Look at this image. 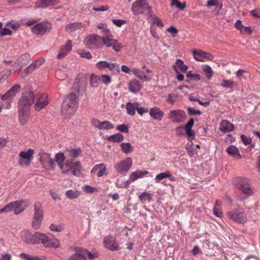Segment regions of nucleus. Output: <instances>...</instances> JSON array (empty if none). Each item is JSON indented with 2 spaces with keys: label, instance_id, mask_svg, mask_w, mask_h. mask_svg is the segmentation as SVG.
I'll list each match as a JSON object with an SVG mask.
<instances>
[{
  "label": "nucleus",
  "instance_id": "nucleus-50",
  "mask_svg": "<svg viewBox=\"0 0 260 260\" xmlns=\"http://www.w3.org/2000/svg\"><path fill=\"white\" fill-rule=\"evenodd\" d=\"M203 70L206 74V76L209 79H210L213 75V71L211 68L208 65H204L203 67Z\"/></svg>",
  "mask_w": 260,
  "mask_h": 260
},
{
  "label": "nucleus",
  "instance_id": "nucleus-21",
  "mask_svg": "<svg viewBox=\"0 0 260 260\" xmlns=\"http://www.w3.org/2000/svg\"><path fill=\"white\" fill-rule=\"evenodd\" d=\"M249 182L250 181L248 178L241 177H236L233 180V184L240 189L247 185Z\"/></svg>",
  "mask_w": 260,
  "mask_h": 260
},
{
  "label": "nucleus",
  "instance_id": "nucleus-37",
  "mask_svg": "<svg viewBox=\"0 0 260 260\" xmlns=\"http://www.w3.org/2000/svg\"><path fill=\"white\" fill-rule=\"evenodd\" d=\"M137 105H138V102L134 103H132L130 102L127 103L126 105L127 113L130 115H134Z\"/></svg>",
  "mask_w": 260,
  "mask_h": 260
},
{
  "label": "nucleus",
  "instance_id": "nucleus-38",
  "mask_svg": "<svg viewBox=\"0 0 260 260\" xmlns=\"http://www.w3.org/2000/svg\"><path fill=\"white\" fill-rule=\"evenodd\" d=\"M241 190L246 197H249L253 194L254 192V187H252L250 184V182H249L248 184L241 189Z\"/></svg>",
  "mask_w": 260,
  "mask_h": 260
},
{
  "label": "nucleus",
  "instance_id": "nucleus-35",
  "mask_svg": "<svg viewBox=\"0 0 260 260\" xmlns=\"http://www.w3.org/2000/svg\"><path fill=\"white\" fill-rule=\"evenodd\" d=\"M112 35L103 37L102 38V42H103V44L108 47H111L112 45H114V44H115L117 42V40L112 39Z\"/></svg>",
  "mask_w": 260,
  "mask_h": 260
},
{
  "label": "nucleus",
  "instance_id": "nucleus-45",
  "mask_svg": "<svg viewBox=\"0 0 260 260\" xmlns=\"http://www.w3.org/2000/svg\"><path fill=\"white\" fill-rule=\"evenodd\" d=\"M124 139V136L120 134L117 133L115 135L110 136L108 138V140L110 141L113 142H119L123 141Z\"/></svg>",
  "mask_w": 260,
  "mask_h": 260
},
{
  "label": "nucleus",
  "instance_id": "nucleus-15",
  "mask_svg": "<svg viewBox=\"0 0 260 260\" xmlns=\"http://www.w3.org/2000/svg\"><path fill=\"white\" fill-rule=\"evenodd\" d=\"M91 173L98 177L107 175L106 167L104 164H98L91 170Z\"/></svg>",
  "mask_w": 260,
  "mask_h": 260
},
{
  "label": "nucleus",
  "instance_id": "nucleus-47",
  "mask_svg": "<svg viewBox=\"0 0 260 260\" xmlns=\"http://www.w3.org/2000/svg\"><path fill=\"white\" fill-rule=\"evenodd\" d=\"M29 54H25L18 58V62L19 65L22 66L23 65L27 64L29 62Z\"/></svg>",
  "mask_w": 260,
  "mask_h": 260
},
{
  "label": "nucleus",
  "instance_id": "nucleus-7",
  "mask_svg": "<svg viewBox=\"0 0 260 260\" xmlns=\"http://www.w3.org/2000/svg\"><path fill=\"white\" fill-rule=\"evenodd\" d=\"M230 218L240 223H244L247 221L246 214L245 211L239 207L228 212Z\"/></svg>",
  "mask_w": 260,
  "mask_h": 260
},
{
  "label": "nucleus",
  "instance_id": "nucleus-48",
  "mask_svg": "<svg viewBox=\"0 0 260 260\" xmlns=\"http://www.w3.org/2000/svg\"><path fill=\"white\" fill-rule=\"evenodd\" d=\"M11 73V70L9 69H5L0 73V82L5 81L9 76Z\"/></svg>",
  "mask_w": 260,
  "mask_h": 260
},
{
  "label": "nucleus",
  "instance_id": "nucleus-58",
  "mask_svg": "<svg viewBox=\"0 0 260 260\" xmlns=\"http://www.w3.org/2000/svg\"><path fill=\"white\" fill-rule=\"evenodd\" d=\"M228 153L230 154H236L238 153V148L235 146L231 145L229 146L226 150Z\"/></svg>",
  "mask_w": 260,
  "mask_h": 260
},
{
  "label": "nucleus",
  "instance_id": "nucleus-23",
  "mask_svg": "<svg viewBox=\"0 0 260 260\" xmlns=\"http://www.w3.org/2000/svg\"><path fill=\"white\" fill-rule=\"evenodd\" d=\"M173 68L177 73H179L180 72H186L188 69V67L184 63L183 60L178 59L173 65Z\"/></svg>",
  "mask_w": 260,
  "mask_h": 260
},
{
  "label": "nucleus",
  "instance_id": "nucleus-29",
  "mask_svg": "<svg viewBox=\"0 0 260 260\" xmlns=\"http://www.w3.org/2000/svg\"><path fill=\"white\" fill-rule=\"evenodd\" d=\"M38 160L40 162H53V160L50 157L49 153L45 152L44 150H41L38 155Z\"/></svg>",
  "mask_w": 260,
  "mask_h": 260
},
{
  "label": "nucleus",
  "instance_id": "nucleus-16",
  "mask_svg": "<svg viewBox=\"0 0 260 260\" xmlns=\"http://www.w3.org/2000/svg\"><path fill=\"white\" fill-rule=\"evenodd\" d=\"M21 86L19 84H16L12 87L5 94L2 96L3 101L10 100L20 91Z\"/></svg>",
  "mask_w": 260,
  "mask_h": 260
},
{
  "label": "nucleus",
  "instance_id": "nucleus-33",
  "mask_svg": "<svg viewBox=\"0 0 260 260\" xmlns=\"http://www.w3.org/2000/svg\"><path fill=\"white\" fill-rule=\"evenodd\" d=\"M149 172L147 171H140L137 170L133 172L129 176V179L131 181H135L139 178L144 177L146 175L148 174Z\"/></svg>",
  "mask_w": 260,
  "mask_h": 260
},
{
  "label": "nucleus",
  "instance_id": "nucleus-36",
  "mask_svg": "<svg viewBox=\"0 0 260 260\" xmlns=\"http://www.w3.org/2000/svg\"><path fill=\"white\" fill-rule=\"evenodd\" d=\"M193 124L194 119L193 118H191L185 125V129L186 131V134L189 137H194V132L191 130Z\"/></svg>",
  "mask_w": 260,
  "mask_h": 260
},
{
  "label": "nucleus",
  "instance_id": "nucleus-1",
  "mask_svg": "<svg viewBox=\"0 0 260 260\" xmlns=\"http://www.w3.org/2000/svg\"><path fill=\"white\" fill-rule=\"evenodd\" d=\"M20 237L22 241L26 244H41L45 248L55 249L60 247L59 241L56 238H50L46 234L40 232L32 233L28 230H24L21 232Z\"/></svg>",
  "mask_w": 260,
  "mask_h": 260
},
{
  "label": "nucleus",
  "instance_id": "nucleus-11",
  "mask_svg": "<svg viewBox=\"0 0 260 260\" xmlns=\"http://www.w3.org/2000/svg\"><path fill=\"white\" fill-rule=\"evenodd\" d=\"M68 161H71L76 160L82 155V150L80 148H73L71 146L67 147L65 151Z\"/></svg>",
  "mask_w": 260,
  "mask_h": 260
},
{
  "label": "nucleus",
  "instance_id": "nucleus-5",
  "mask_svg": "<svg viewBox=\"0 0 260 260\" xmlns=\"http://www.w3.org/2000/svg\"><path fill=\"white\" fill-rule=\"evenodd\" d=\"M52 29V24L46 21L36 24L31 28V31L32 33L37 37H42L46 32H50Z\"/></svg>",
  "mask_w": 260,
  "mask_h": 260
},
{
  "label": "nucleus",
  "instance_id": "nucleus-53",
  "mask_svg": "<svg viewBox=\"0 0 260 260\" xmlns=\"http://www.w3.org/2000/svg\"><path fill=\"white\" fill-rule=\"evenodd\" d=\"M82 251L86 260L87 259V257H88L89 258H92L97 256L96 253H92V252L88 251L86 249L82 248Z\"/></svg>",
  "mask_w": 260,
  "mask_h": 260
},
{
  "label": "nucleus",
  "instance_id": "nucleus-19",
  "mask_svg": "<svg viewBox=\"0 0 260 260\" xmlns=\"http://www.w3.org/2000/svg\"><path fill=\"white\" fill-rule=\"evenodd\" d=\"M59 3V0H38L36 2V8H46L49 6L56 5Z\"/></svg>",
  "mask_w": 260,
  "mask_h": 260
},
{
  "label": "nucleus",
  "instance_id": "nucleus-56",
  "mask_svg": "<svg viewBox=\"0 0 260 260\" xmlns=\"http://www.w3.org/2000/svg\"><path fill=\"white\" fill-rule=\"evenodd\" d=\"M107 68L111 71L115 70L118 73H119L120 71V67H119V65H117L114 63H108Z\"/></svg>",
  "mask_w": 260,
  "mask_h": 260
},
{
  "label": "nucleus",
  "instance_id": "nucleus-63",
  "mask_svg": "<svg viewBox=\"0 0 260 260\" xmlns=\"http://www.w3.org/2000/svg\"><path fill=\"white\" fill-rule=\"evenodd\" d=\"M241 138L242 142L246 145L250 144L251 143V138L248 137L244 135H242L241 136Z\"/></svg>",
  "mask_w": 260,
  "mask_h": 260
},
{
  "label": "nucleus",
  "instance_id": "nucleus-59",
  "mask_svg": "<svg viewBox=\"0 0 260 260\" xmlns=\"http://www.w3.org/2000/svg\"><path fill=\"white\" fill-rule=\"evenodd\" d=\"M90 84L92 87H97L99 85V78L96 76L92 75L90 78Z\"/></svg>",
  "mask_w": 260,
  "mask_h": 260
},
{
  "label": "nucleus",
  "instance_id": "nucleus-10",
  "mask_svg": "<svg viewBox=\"0 0 260 260\" xmlns=\"http://www.w3.org/2000/svg\"><path fill=\"white\" fill-rule=\"evenodd\" d=\"M103 245L105 248L112 251L119 249L118 243L115 237L112 235H108L104 238Z\"/></svg>",
  "mask_w": 260,
  "mask_h": 260
},
{
  "label": "nucleus",
  "instance_id": "nucleus-43",
  "mask_svg": "<svg viewBox=\"0 0 260 260\" xmlns=\"http://www.w3.org/2000/svg\"><path fill=\"white\" fill-rule=\"evenodd\" d=\"M20 257L23 260H44V258L38 256L31 255L25 253H21Z\"/></svg>",
  "mask_w": 260,
  "mask_h": 260
},
{
  "label": "nucleus",
  "instance_id": "nucleus-64",
  "mask_svg": "<svg viewBox=\"0 0 260 260\" xmlns=\"http://www.w3.org/2000/svg\"><path fill=\"white\" fill-rule=\"evenodd\" d=\"M101 81L105 84H109L110 83L111 79V77L107 75H103L101 77Z\"/></svg>",
  "mask_w": 260,
  "mask_h": 260
},
{
  "label": "nucleus",
  "instance_id": "nucleus-20",
  "mask_svg": "<svg viewBox=\"0 0 260 260\" xmlns=\"http://www.w3.org/2000/svg\"><path fill=\"white\" fill-rule=\"evenodd\" d=\"M149 115L154 119L160 121L164 115V113L158 107H154L149 110Z\"/></svg>",
  "mask_w": 260,
  "mask_h": 260
},
{
  "label": "nucleus",
  "instance_id": "nucleus-27",
  "mask_svg": "<svg viewBox=\"0 0 260 260\" xmlns=\"http://www.w3.org/2000/svg\"><path fill=\"white\" fill-rule=\"evenodd\" d=\"M234 126L226 120L221 121L220 125V130L224 133H228L233 131Z\"/></svg>",
  "mask_w": 260,
  "mask_h": 260
},
{
  "label": "nucleus",
  "instance_id": "nucleus-3",
  "mask_svg": "<svg viewBox=\"0 0 260 260\" xmlns=\"http://www.w3.org/2000/svg\"><path fill=\"white\" fill-rule=\"evenodd\" d=\"M34 215L32 218L31 225L34 229L37 230L40 228L44 216V211L42 204L39 202L34 204Z\"/></svg>",
  "mask_w": 260,
  "mask_h": 260
},
{
  "label": "nucleus",
  "instance_id": "nucleus-9",
  "mask_svg": "<svg viewBox=\"0 0 260 260\" xmlns=\"http://www.w3.org/2000/svg\"><path fill=\"white\" fill-rule=\"evenodd\" d=\"M84 43L90 49L100 47L102 46V37L95 34L88 36L84 39Z\"/></svg>",
  "mask_w": 260,
  "mask_h": 260
},
{
  "label": "nucleus",
  "instance_id": "nucleus-34",
  "mask_svg": "<svg viewBox=\"0 0 260 260\" xmlns=\"http://www.w3.org/2000/svg\"><path fill=\"white\" fill-rule=\"evenodd\" d=\"M132 72L137 77H138L140 79L144 80L145 81L150 80V78H149L148 77L146 76L145 75V73L143 71H141L138 69L134 68L132 69Z\"/></svg>",
  "mask_w": 260,
  "mask_h": 260
},
{
  "label": "nucleus",
  "instance_id": "nucleus-57",
  "mask_svg": "<svg viewBox=\"0 0 260 260\" xmlns=\"http://www.w3.org/2000/svg\"><path fill=\"white\" fill-rule=\"evenodd\" d=\"M187 78H191L193 80L199 81L200 80V76L198 74H193L191 72H188L186 74Z\"/></svg>",
  "mask_w": 260,
  "mask_h": 260
},
{
  "label": "nucleus",
  "instance_id": "nucleus-28",
  "mask_svg": "<svg viewBox=\"0 0 260 260\" xmlns=\"http://www.w3.org/2000/svg\"><path fill=\"white\" fill-rule=\"evenodd\" d=\"M86 84L83 80H80L79 79L76 80L73 85V88L75 91L77 92H82L86 89Z\"/></svg>",
  "mask_w": 260,
  "mask_h": 260
},
{
  "label": "nucleus",
  "instance_id": "nucleus-14",
  "mask_svg": "<svg viewBox=\"0 0 260 260\" xmlns=\"http://www.w3.org/2000/svg\"><path fill=\"white\" fill-rule=\"evenodd\" d=\"M72 43L70 40H68L64 45H62L59 49V53L57 56L58 59L64 58L72 49Z\"/></svg>",
  "mask_w": 260,
  "mask_h": 260
},
{
  "label": "nucleus",
  "instance_id": "nucleus-13",
  "mask_svg": "<svg viewBox=\"0 0 260 260\" xmlns=\"http://www.w3.org/2000/svg\"><path fill=\"white\" fill-rule=\"evenodd\" d=\"M91 123L95 127L101 129H110L114 127V125L109 121L101 122L96 118H93L91 121Z\"/></svg>",
  "mask_w": 260,
  "mask_h": 260
},
{
  "label": "nucleus",
  "instance_id": "nucleus-46",
  "mask_svg": "<svg viewBox=\"0 0 260 260\" xmlns=\"http://www.w3.org/2000/svg\"><path fill=\"white\" fill-rule=\"evenodd\" d=\"M236 75L239 80H241L243 78L246 79L249 77V73L244 70H239L236 72Z\"/></svg>",
  "mask_w": 260,
  "mask_h": 260
},
{
  "label": "nucleus",
  "instance_id": "nucleus-18",
  "mask_svg": "<svg viewBox=\"0 0 260 260\" xmlns=\"http://www.w3.org/2000/svg\"><path fill=\"white\" fill-rule=\"evenodd\" d=\"M186 114L181 110H172L169 113V117L173 118L175 122H180L185 119Z\"/></svg>",
  "mask_w": 260,
  "mask_h": 260
},
{
  "label": "nucleus",
  "instance_id": "nucleus-8",
  "mask_svg": "<svg viewBox=\"0 0 260 260\" xmlns=\"http://www.w3.org/2000/svg\"><path fill=\"white\" fill-rule=\"evenodd\" d=\"M12 211L15 215H18L22 213L26 208L30 205V201L27 200H20L10 202Z\"/></svg>",
  "mask_w": 260,
  "mask_h": 260
},
{
  "label": "nucleus",
  "instance_id": "nucleus-25",
  "mask_svg": "<svg viewBox=\"0 0 260 260\" xmlns=\"http://www.w3.org/2000/svg\"><path fill=\"white\" fill-rule=\"evenodd\" d=\"M74 249L76 253L71 255L68 260H86L82 251V248L75 247Z\"/></svg>",
  "mask_w": 260,
  "mask_h": 260
},
{
  "label": "nucleus",
  "instance_id": "nucleus-26",
  "mask_svg": "<svg viewBox=\"0 0 260 260\" xmlns=\"http://www.w3.org/2000/svg\"><path fill=\"white\" fill-rule=\"evenodd\" d=\"M35 153V150L29 148L27 151H21L20 152L19 157L28 161H30L33 158V155Z\"/></svg>",
  "mask_w": 260,
  "mask_h": 260
},
{
  "label": "nucleus",
  "instance_id": "nucleus-51",
  "mask_svg": "<svg viewBox=\"0 0 260 260\" xmlns=\"http://www.w3.org/2000/svg\"><path fill=\"white\" fill-rule=\"evenodd\" d=\"M82 27V24L79 23H71L69 24L66 26V29L67 31H73L77 28H80Z\"/></svg>",
  "mask_w": 260,
  "mask_h": 260
},
{
  "label": "nucleus",
  "instance_id": "nucleus-24",
  "mask_svg": "<svg viewBox=\"0 0 260 260\" xmlns=\"http://www.w3.org/2000/svg\"><path fill=\"white\" fill-rule=\"evenodd\" d=\"M44 59H40L30 64L24 71V72L28 75L41 66L44 62Z\"/></svg>",
  "mask_w": 260,
  "mask_h": 260
},
{
  "label": "nucleus",
  "instance_id": "nucleus-52",
  "mask_svg": "<svg viewBox=\"0 0 260 260\" xmlns=\"http://www.w3.org/2000/svg\"><path fill=\"white\" fill-rule=\"evenodd\" d=\"M66 157L64 153L58 152L55 155V161L57 162H63Z\"/></svg>",
  "mask_w": 260,
  "mask_h": 260
},
{
  "label": "nucleus",
  "instance_id": "nucleus-55",
  "mask_svg": "<svg viewBox=\"0 0 260 260\" xmlns=\"http://www.w3.org/2000/svg\"><path fill=\"white\" fill-rule=\"evenodd\" d=\"M136 110L138 113L142 115L145 113H147L149 111L148 108H143L140 106V104L138 103V105L137 106Z\"/></svg>",
  "mask_w": 260,
  "mask_h": 260
},
{
  "label": "nucleus",
  "instance_id": "nucleus-4",
  "mask_svg": "<svg viewBox=\"0 0 260 260\" xmlns=\"http://www.w3.org/2000/svg\"><path fill=\"white\" fill-rule=\"evenodd\" d=\"M35 95L34 91L29 90L22 93L18 102V109L28 110L30 106L34 104Z\"/></svg>",
  "mask_w": 260,
  "mask_h": 260
},
{
  "label": "nucleus",
  "instance_id": "nucleus-30",
  "mask_svg": "<svg viewBox=\"0 0 260 260\" xmlns=\"http://www.w3.org/2000/svg\"><path fill=\"white\" fill-rule=\"evenodd\" d=\"M141 88L140 82L136 79L132 80L129 84L128 89L133 93L138 92Z\"/></svg>",
  "mask_w": 260,
  "mask_h": 260
},
{
  "label": "nucleus",
  "instance_id": "nucleus-42",
  "mask_svg": "<svg viewBox=\"0 0 260 260\" xmlns=\"http://www.w3.org/2000/svg\"><path fill=\"white\" fill-rule=\"evenodd\" d=\"M221 86L224 88L233 89L237 86V83L231 80L224 79L221 82Z\"/></svg>",
  "mask_w": 260,
  "mask_h": 260
},
{
  "label": "nucleus",
  "instance_id": "nucleus-22",
  "mask_svg": "<svg viewBox=\"0 0 260 260\" xmlns=\"http://www.w3.org/2000/svg\"><path fill=\"white\" fill-rule=\"evenodd\" d=\"M166 178H168L171 181H175L176 180L175 177L172 176L169 171H166L157 174L155 176L154 180L156 183H159Z\"/></svg>",
  "mask_w": 260,
  "mask_h": 260
},
{
  "label": "nucleus",
  "instance_id": "nucleus-40",
  "mask_svg": "<svg viewBox=\"0 0 260 260\" xmlns=\"http://www.w3.org/2000/svg\"><path fill=\"white\" fill-rule=\"evenodd\" d=\"M120 147L122 151L125 154L130 153L134 150L133 147L132 146L131 144L128 142L121 143Z\"/></svg>",
  "mask_w": 260,
  "mask_h": 260
},
{
  "label": "nucleus",
  "instance_id": "nucleus-61",
  "mask_svg": "<svg viewBox=\"0 0 260 260\" xmlns=\"http://www.w3.org/2000/svg\"><path fill=\"white\" fill-rule=\"evenodd\" d=\"M116 129L122 133H127L128 132V127L125 124L119 125L116 127Z\"/></svg>",
  "mask_w": 260,
  "mask_h": 260
},
{
  "label": "nucleus",
  "instance_id": "nucleus-49",
  "mask_svg": "<svg viewBox=\"0 0 260 260\" xmlns=\"http://www.w3.org/2000/svg\"><path fill=\"white\" fill-rule=\"evenodd\" d=\"M83 191L87 193H92L94 192H98V189L96 187H92L89 185H85L82 187Z\"/></svg>",
  "mask_w": 260,
  "mask_h": 260
},
{
  "label": "nucleus",
  "instance_id": "nucleus-62",
  "mask_svg": "<svg viewBox=\"0 0 260 260\" xmlns=\"http://www.w3.org/2000/svg\"><path fill=\"white\" fill-rule=\"evenodd\" d=\"M80 165H74L72 167L70 173L74 176L77 175L79 172Z\"/></svg>",
  "mask_w": 260,
  "mask_h": 260
},
{
  "label": "nucleus",
  "instance_id": "nucleus-17",
  "mask_svg": "<svg viewBox=\"0 0 260 260\" xmlns=\"http://www.w3.org/2000/svg\"><path fill=\"white\" fill-rule=\"evenodd\" d=\"M193 54L194 56V58L196 60L199 61L203 62L204 60L200 59L198 56L202 58H205L209 60H212L213 59L214 57L212 55L201 50H193L192 51Z\"/></svg>",
  "mask_w": 260,
  "mask_h": 260
},
{
  "label": "nucleus",
  "instance_id": "nucleus-6",
  "mask_svg": "<svg viewBox=\"0 0 260 260\" xmlns=\"http://www.w3.org/2000/svg\"><path fill=\"white\" fill-rule=\"evenodd\" d=\"M145 10H147L149 13L151 12L152 9L146 0H138L132 5V10L135 15L142 14Z\"/></svg>",
  "mask_w": 260,
  "mask_h": 260
},
{
  "label": "nucleus",
  "instance_id": "nucleus-44",
  "mask_svg": "<svg viewBox=\"0 0 260 260\" xmlns=\"http://www.w3.org/2000/svg\"><path fill=\"white\" fill-rule=\"evenodd\" d=\"M80 192L77 190H68L66 192V197L69 199H74L78 198Z\"/></svg>",
  "mask_w": 260,
  "mask_h": 260
},
{
  "label": "nucleus",
  "instance_id": "nucleus-41",
  "mask_svg": "<svg viewBox=\"0 0 260 260\" xmlns=\"http://www.w3.org/2000/svg\"><path fill=\"white\" fill-rule=\"evenodd\" d=\"M152 196V193L147 192H143L139 195V200L142 203H145L147 201L149 202L151 200Z\"/></svg>",
  "mask_w": 260,
  "mask_h": 260
},
{
  "label": "nucleus",
  "instance_id": "nucleus-39",
  "mask_svg": "<svg viewBox=\"0 0 260 260\" xmlns=\"http://www.w3.org/2000/svg\"><path fill=\"white\" fill-rule=\"evenodd\" d=\"M62 172L69 173L71 172L72 166L74 165H80V164H57Z\"/></svg>",
  "mask_w": 260,
  "mask_h": 260
},
{
  "label": "nucleus",
  "instance_id": "nucleus-60",
  "mask_svg": "<svg viewBox=\"0 0 260 260\" xmlns=\"http://www.w3.org/2000/svg\"><path fill=\"white\" fill-rule=\"evenodd\" d=\"M12 31L8 28H4L0 31V36L4 37L5 36H11Z\"/></svg>",
  "mask_w": 260,
  "mask_h": 260
},
{
  "label": "nucleus",
  "instance_id": "nucleus-12",
  "mask_svg": "<svg viewBox=\"0 0 260 260\" xmlns=\"http://www.w3.org/2000/svg\"><path fill=\"white\" fill-rule=\"evenodd\" d=\"M35 98L36 99V103L35 105V108L37 111L43 109L49 104L48 95L46 94H37L35 95Z\"/></svg>",
  "mask_w": 260,
  "mask_h": 260
},
{
  "label": "nucleus",
  "instance_id": "nucleus-32",
  "mask_svg": "<svg viewBox=\"0 0 260 260\" xmlns=\"http://www.w3.org/2000/svg\"><path fill=\"white\" fill-rule=\"evenodd\" d=\"M19 121L21 125H24L28 118V112L26 110H18Z\"/></svg>",
  "mask_w": 260,
  "mask_h": 260
},
{
  "label": "nucleus",
  "instance_id": "nucleus-31",
  "mask_svg": "<svg viewBox=\"0 0 260 260\" xmlns=\"http://www.w3.org/2000/svg\"><path fill=\"white\" fill-rule=\"evenodd\" d=\"M132 164H116L114 168L120 174L126 173L132 167Z\"/></svg>",
  "mask_w": 260,
  "mask_h": 260
},
{
  "label": "nucleus",
  "instance_id": "nucleus-54",
  "mask_svg": "<svg viewBox=\"0 0 260 260\" xmlns=\"http://www.w3.org/2000/svg\"><path fill=\"white\" fill-rule=\"evenodd\" d=\"M171 4L175 5L180 10H183L186 7L185 3H180L178 0H172Z\"/></svg>",
  "mask_w": 260,
  "mask_h": 260
},
{
  "label": "nucleus",
  "instance_id": "nucleus-2",
  "mask_svg": "<svg viewBox=\"0 0 260 260\" xmlns=\"http://www.w3.org/2000/svg\"><path fill=\"white\" fill-rule=\"evenodd\" d=\"M78 98L75 93L70 94L62 104L61 112L66 118H70L76 111Z\"/></svg>",
  "mask_w": 260,
  "mask_h": 260
}]
</instances>
